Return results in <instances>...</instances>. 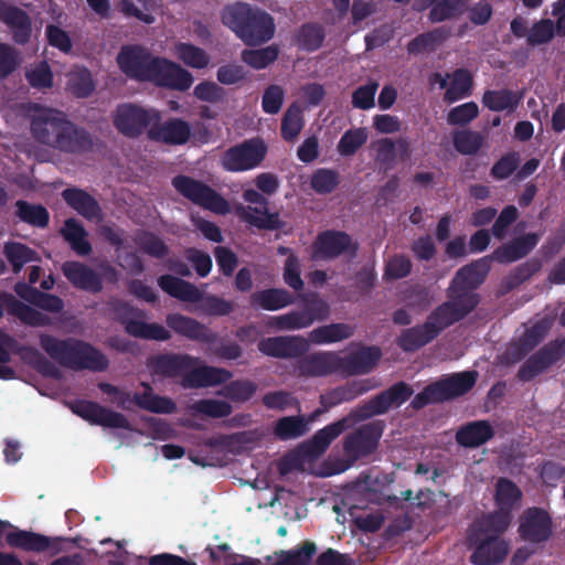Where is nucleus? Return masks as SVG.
Returning a JSON list of instances; mask_svg holds the SVG:
<instances>
[{
  "label": "nucleus",
  "instance_id": "obj_34",
  "mask_svg": "<svg viewBox=\"0 0 565 565\" xmlns=\"http://www.w3.org/2000/svg\"><path fill=\"white\" fill-rule=\"evenodd\" d=\"M62 198L70 207L86 220H100L103 216L98 201L85 190L67 188L62 192Z\"/></svg>",
  "mask_w": 565,
  "mask_h": 565
},
{
  "label": "nucleus",
  "instance_id": "obj_50",
  "mask_svg": "<svg viewBox=\"0 0 565 565\" xmlns=\"http://www.w3.org/2000/svg\"><path fill=\"white\" fill-rule=\"evenodd\" d=\"M317 546L311 541H306L300 547L290 551H281L278 558L271 565H309Z\"/></svg>",
  "mask_w": 565,
  "mask_h": 565
},
{
  "label": "nucleus",
  "instance_id": "obj_1",
  "mask_svg": "<svg viewBox=\"0 0 565 565\" xmlns=\"http://www.w3.org/2000/svg\"><path fill=\"white\" fill-rule=\"evenodd\" d=\"M116 62L119 70L130 79L151 82L160 87L184 92L193 84L192 74L179 64L151 52L138 44L121 46Z\"/></svg>",
  "mask_w": 565,
  "mask_h": 565
},
{
  "label": "nucleus",
  "instance_id": "obj_20",
  "mask_svg": "<svg viewBox=\"0 0 565 565\" xmlns=\"http://www.w3.org/2000/svg\"><path fill=\"white\" fill-rule=\"evenodd\" d=\"M551 515L542 508L526 509L520 520V536L530 543H543L552 535Z\"/></svg>",
  "mask_w": 565,
  "mask_h": 565
},
{
  "label": "nucleus",
  "instance_id": "obj_57",
  "mask_svg": "<svg viewBox=\"0 0 565 565\" xmlns=\"http://www.w3.org/2000/svg\"><path fill=\"white\" fill-rule=\"evenodd\" d=\"M279 49L277 45H269L258 50H244L242 60L255 70H262L275 62L278 57Z\"/></svg>",
  "mask_w": 565,
  "mask_h": 565
},
{
  "label": "nucleus",
  "instance_id": "obj_10",
  "mask_svg": "<svg viewBox=\"0 0 565 565\" xmlns=\"http://www.w3.org/2000/svg\"><path fill=\"white\" fill-rule=\"evenodd\" d=\"M160 120L161 114L158 109L145 108L134 103L119 104L113 118L116 129L128 138L140 137L154 121Z\"/></svg>",
  "mask_w": 565,
  "mask_h": 565
},
{
  "label": "nucleus",
  "instance_id": "obj_28",
  "mask_svg": "<svg viewBox=\"0 0 565 565\" xmlns=\"http://www.w3.org/2000/svg\"><path fill=\"white\" fill-rule=\"evenodd\" d=\"M95 145V138L86 128L68 120L56 150L67 154L81 156L92 152Z\"/></svg>",
  "mask_w": 565,
  "mask_h": 565
},
{
  "label": "nucleus",
  "instance_id": "obj_63",
  "mask_svg": "<svg viewBox=\"0 0 565 565\" xmlns=\"http://www.w3.org/2000/svg\"><path fill=\"white\" fill-rule=\"evenodd\" d=\"M192 409L196 413L206 415L212 418H223L232 414L230 403L220 399H200L192 405Z\"/></svg>",
  "mask_w": 565,
  "mask_h": 565
},
{
  "label": "nucleus",
  "instance_id": "obj_58",
  "mask_svg": "<svg viewBox=\"0 0 565 565\" xmlns=\"http://www.w3.org/2000/svg\"><path fill=\"white\" fill-rule=\"evenodd\" d=\"M366 140L367 132L364 128H352L341 136L337 150L342 157H351L358 152Z\"/></svg>",
  "mask_w": 565,
  "mask_h": 565
},
{
  "label": "nucleus",
  "instance_id": "obj_5",
  "mask_svg": "<svg viewBox=\"0 0 565 565\" xmlns=\"http://www.w3.org/2000/svg\"><path fill=\"white\" fill-rule=\"evenodd\" d=\"M159 287L169 296L185 302H202L201 308L207 316H228L234 310L232 301L215 295L204 296L194 284L172 275L158 278Z\"/></svg>",
  "mask_w": 565,
  "mask_h": 565
},
{
  "label": "nucleus",
  "instance_id": "obj_62",
  "mask_svg": "<svg viewBox=\"0 0 565 565\" xmlns=\"http://www.w3.org/2000/svg\"><path fill=\"white\" fill-rule=\"evenodd\" d=\"M310 184L318 194H329L339 185V173L331 169H318L312 174Z\"/></svg>",
  "mask_w": 565,
  "mask_h": 565
},
{
  "label": "nucleus",
  "instance_id": "obj_46",
  "mask_svg": "<svg viewBox=\"0 0 565 565\" xmlns=\"http://www.w3.org/2000/svg\"><path fill=\"white\" fill-rule=\"evenodd\" d=\"M428 19L433 23H439L463 14L468 10L467 0H438L430 3Z\"/></svg>",
  "mask_w": 565,
  "mask_h": 565
},
{
  "label": "nucleus",
  "instance_id": "obj_35",
  "mask_svg": "<svg viewBox=\"0 0 565 565\" xmlns=\"http://www.w3.org/2000/svg\"><path fill=\"white\" fill-rule=\"evenodd\" d=\"M249 301L253 308L277 311L295 303V297L284 288H267L253 292Z\"/></svg>",
  "mask_w": 565,
  "mask_h": 565
},
{
  "label": "nucleus",
  "instance_id": "obj_4",
  "mask_svg": "<svg viewBox=\"0 0 565 565\" xmlns=\"http://www.w3.org/2000/svg\"><path fill=\"white\" fill-rule=\"evenodd\" d=\"M222 21L247 45L266 43L275 34L273 17L247 3L227 6L223 10Z\"/></svg>",
  "mask_w": 565,
  "mask_h": 565
},
{
  "label": "nucleus",
  "instance_id": "obj_13",
  "mask_svg": "<svg viewBox=\"0 0 565 565\" xmlns=\"http://www.w3.org/2000/svg\"><path fill=\"white\" fill-rule=\"evenodd\" d=\"M564 356L565 338L550 341L525 360L520 366L516 377L522 382H530Z\"/></svg>",
  "mask_w": 565,
  "mask_h": 565
},
{
  "label": "nucleus",
  "instance_id": "obj_31",
  "mask_svg": "<svg viewBox=\"0 0 565 565\" xmlns=\"http://www.w3.org/2000/svg\"><path fill=\"white\" fill-rule=\"evenodd\" d=\"M494 435L490 422L480 419L461 425L456 431L455 439L463 448L476 449L491 440Z\"/></svg>",
  "mask_w": 565,
  "mask_h": 565
},
{
  "label": "nucleus",
  "instance_id": "obj_49",
  "mask_svg": "<svg viewBox=\"0 0 565 565\" xmlns=\"http://www.w3.org/2000/svg\"><path fill=\"white\" fill-rule=\"evenodd\" d=\"M520 103V97L510 89L491 90L483 93L482 104L493 111L513 110Z\"/></svg>",
  "mask_w": 565,
  "mask_h": 565
},
{
  "label": "nucleus",
  "instance_id": "obj_37",
  "mask_svg": "<svg viewBox=\"0 0 565 565\" xmlns=\"http://www.w3.org/2000/svg\"><path fill=\"white\" fill-rule=\"evenodd\" d=\"M511 523V513L498 509L475 521L468 531L487 536L501 537Z\"/></svg>",
  "mask_w": 565,
  "mask_h": 565
},
{
  "label": "nucleus",
  "instance_id": "obj_52",
  "mask_svg": "<svg viewBox=\"0 0 565 565\" xmlns=\"http://www.w3.org/2000/svg\"><path fill=\"white\" fill-rule=\"evenodd\" d=\"M135 243L145 254L154 258H164L169 254V247L152 232L142 231L135 237Z\"/></svg>",
  "mask_w": 565,
  "mask_h": 565
},
{
  "label": "nucleus",
  "instance_id": "obj_54",
  "mask_svg": "<svg viewBox=\"0 0 565 565\" xmlns=\"http://www.w3.org/2000/svg\"><path fill=\"white\" fill-rule=\"evenodd\" d=\"M472 77L465 68H458L454 72L452 83L446 90L444 99L447 103H455L471 92Z\"/></svg>",
  "mask_w": 565,
  "mask_h": 565
},
{
  "label": "nucleus",
  "instance_id": "obj_16",
  "mask_svg": "<svg viewBox=\"0 0 565 565\" xmlns=\"http://www.w3.org/2000/svg\"><path fill=\"white\" fill-rule=\"evenodd\" d=\"M243 199L248 203L258 205L255 207L248 206L249 211H244L241 214L244 222L265 231H278L286 226L287 223L280 218L278 212H269L268 200L258 191L254 189L245 190Z\"/></svg>",
  "mask_w": 565,
  "mask_h": 565
},
{
  "label": "nucleus",
  "instance_id": "obj_2",
  "mask_svg": "<svg viewBox=\"0 0 565 565\" xmlns=\"http://www.w3.org/2000/svg\"><path fill=\"white\" fill-rule=\"evenodd\" d=\"M200 359L186 353H161L149 362L152 373L166 379L181 377L184 388L216 386L232 379L233 373L226 369L202 365Z\"/></svg>",
  "mask_w": 565,
  "mask_h": 565
},
{
  "label": "nucleus",
  "instance_id": "obj_23",
  "mask_svg": "<svg viewBox=\"0 0 565 565\" xmlns=\"http://www.w3.org/2000/svg\"><path fill=\"white\" fill-rule=\"evenodd\" d=\"M350 427V418L343 417L317 430L313 436L299 446V452L306 458L322 456L343 431Z\"/></svg>",
  "mask_w": 565,
  "mask_h": 565
},
{
  "label": "nucleus",
  "instance_id": "obj_33",
  "mask_svg": "<svg viewBox=\"0 0 565 565\" xmlns=\"http://www.w3.org/2000/svg\"><path fill=\"white\" fill-rule=\"evenodd\" d=\"M491 269V257L484 256L459 268L450 281L477 291Z\"/></svg>",
  "mask_w": 565,
  "mask_h": 565
},
{
  "label": "nucleus",
  "instance_id": "obj_3",
  "mask_svg": "<svg viewBox=\"0 0 565 565\" xmlns=\"http://www.w3.org/2000/svg\"><path fill=\"white\" fill-rule=\"evenodd\" d=\"M40 347L60 365L74 371L103 372L109 365L107 356L102 351L75 338L60 340L51 334H41Z\"/></svg>",
  "mask_w": 565,
  "mask_h": 565
},
{
  "label": "nucleus",
  "instance_id": "obj_44",
  "mask_svg": "<svg viewBox=\"0 0 565 565\" xmlns=\"http://www.w3.org/2000/svg\"><path fill=\"white\" fill-rule=\"evenodd\" d=\"M14 206L15 215L21 222L38 228H45L49 225L50 213L42 204H34L24 200H18Z\"/></svg>",
  "mask_w": 565,
  "mask_h": 565
},
{
  "label": "nucleus",
  "instance_id": "obj_56",
  "mask_svg": "<svg viewBox=\"0 0 565 565\" xmlns=\"http://www.w3.org/2000/svg\"><path fill=\"white\" fill-rule=\"evenodd\" d=\"M312 324V318L302 310H294L271 318L270 326L278 330H300Z\"/></svg>",
  "mask_w": 565,
  "mask_h": 565
},
{
  "label": "nucleus",
  "instance_id": "obj_22",
  "mask_svg": "<svg viewBox=\"0 0 565 565\" xmlns=\"http://www.w3.org/2000/svg\"><path fill=\"white\" fill-rule=\"evenodd\" d=\"M296 371L305 377H322L341 372L340 355L337 352H315L297 360Z\"/></svg>",
  "mask_w": 565,
  "mask_h": 565
},
{
  "label": "nucleus",
  "instance_id": "obj_26",
  "mask_svg": "<svg viewBox=\"0 0 565 565\" xmlns=\"http://www.w3.org/2000/svg\"><path fill=\"white\" fill-rule=\"evenodd\" d=\"M0 21L11 30L14 43L24 45L30 41L32 21L24 10L0 0Z\"/></svg>",
  "mask_w": 565,
  "mask_h": 565
},
{
  "label": "nucleus",
  "instance_id": "obj_59",
  "mask_svg": "<svg viewBox=\"0 0 565 565\" xmlns=\"http://www.w3.org/2000/svg\"><path fill=\"white\" fill-rule=\"evenodd\" d=\"M484 138L478 131L460 130L454 135V147L461 154H476L483 146Z\"/></svg>",
  "mask_w": 565,
  "mask_h": 565
},
{
  "label": "nucleus",
  "instance_id": "obj_24",
  "mask_svg": "<svg viewBox=\"0 0 565 565\" xmlns=\"http://www.w3.org/2000/svg\"><path fill=\"white\" fill-rule=\"evenodd\" d=\"M192 135L191 125L182 118H169L163 122L154 121L148 130V138L168 146H183Z\"/></svg>",
  "mask_w": 565,
  "mask_h": 565
},
{
  "label": "nucleus",
  "instance_id": "obj_43",
  "mask_svg": "<svg viewBox=\"0 0 565 565\" xmlns=\"http://www.w3.org/2000/svg\"><path fill=\"white\" fill-rule=\"evenodd\" d=\"M3 255L14 274H19L26 264L40 260L36 250L20 242L10 241L4 243Z\"/></svg>",
  "mask_w": 565,
  "mask_h": 565
},
{
  "label": "nucleus",
  "instance_id": "obj_21",
  "mask_svg": "<svg viewBox=\"0 0 565 565\" xmlns=\"http://www.w3.org/2000/svg\"><path fill=\"white\" fill-rule=\"evenodd\" d=\"M258 350L271 358L298 359L309 350V342L301 335L269 337L258 342Z\"/></svg>",
  "mask_w": 565,
  "mask_h": 565
},
{
  "label": "nucleus",
  "instance_id": "obj_53",
  "mask_svg": "<svg viewBox=\"0 0 565 565\" xmlns=\"http://www.w3.org/2000/svg\"><path fill=\"white\" fill-rule=\"evenodd\" d=\"M177 56L188 66L192 68H204L210 63L207 53L191 43L180 42L175 45Z\"/></svg>",
  "mask_w": 565,
  "mask_h": 565
},
{
  "label": "nucleus",
  "instance_id": "obj_7",
  "mask_svg": "<svg viewBox=\"0 0 565 565\" xmlns=\"http://www.w3.org/2000/svg\"><path fill=\"white\" fill-rule=\"evenodd\" d=\"M447 300L434 309L436 316L446 324L447 328L462 321L472 313L481 301L477 291L460 286L452 281L446 289Z\"/></svg>",
  "mask_w": 565,
  "mask_h": 565
},
{
  "label": "nucleus",
  "instance_id": "obj_40",
  "mask_svg": "<svg viewBox=\"0 0 565 565\" xmlns=\"http://www.w3.org/2000/svg\"><path fill=\"white\" fill-rule=\"evenodd\" d=\"M450 36V29L439 26L431 31L420 33L411 40L407 44V52L413 55L423 52L435 51L438 45L444 43Z\"/></svg>",
  "mask_w": 565,
  "mask_h": 565
},
{
  "label": "nucleus",
  "instance_id": "obj_25",
  "mask_svg": "<svg viewBox=\"0 0 565 565\" xmlns=\"http://www.w3.org/2000/svg\"><path fill=\"white\" fill-rule=\"evenodd\" d=\"M61 270L76 289L98 294L104 288L99 273L82 262L67 260L62 264Z\"/></svg>",
  "mask_w": 565,
  "mask_h": 565
},
{
  "label": "nucleus",
  "instance_id": "obj_39",
  "mask_svg": "<svg viewBox=\"0 0 565 565\" xmlns=\"http://www.w3.org/2000/svg\"><path fill=\"white\" fill-rule=\"evenodd\" d=\"M61 235L77 255L86 256L90 254L92 245L87 241V232L77 220H65L64 225L61 228Z\"/></svg>",
  "mask_w": 565,
  "mask_h": 565
},
{
  "label": "nucleus",
  "instance_id": "obj_55",
  "mask_svg": "<svg viewBox=\"0 0 565 565\" xmlns=\"http://www.w3.org/2000/svg\"><path fill=\"white\" fill-rule=\"evenodd\" d=\"M542 268V262L537 258H531L513 268L507 276L504 284L508 290H512L523 282L527 281Z\"/></svg>",
  "mask_w": 565,
  "mask_h": 565
},
{
  "label": "nucleus",
  "instance_id": "obj_32",
  "mask_svg": "<svg viewBox=\"0 0 565 565\" xmlns=\"http://www.w3.org/2000/svg\"><path fill=\"white\" fill-rule=\"evenodd\" d=\"M477 372L454 373L435 383L440 401L446 402L468 393L476 384Z\"/></svg>",
  "mask_w": 565,
  "mask_h": 565
},
{
  "label": "nucleus",
  "instance_id": "obj_8",
  "mask_svg": "<svg viewBox=\"0 0 565 565\" xmlns=\"http://www.w3.org/2000/svg\"><path fill=\"white\" fill-rule=\"evenodd\" d=\"M268 152L266 142L259 138L245 139L227 148L220 158L223 170L227 172H245L258 168Z\"/></svg>",
  "mask_w": 565,
  "mask_h": 565
},
{
  "label": "nucleus",
  "instance_id": "obj_48",
  "mask_svg": "<svg viewBox=\"0 0 565 565\" xmlns=\"http://www.w3.org/2000/svg\"><path fill=\"white\" fill-rule=\"evenodd\" d=\"M308 431L307 422L302 416H286L277 420L274 434L280 440L296 439Z\"/></svg>",
  "mask_w": 565,
  "mask_h": 565
},
{
  "label": "nucleus",
  "instance_id": "obj_41",
  "mask_svg": "<svg viewBox=\"0 0 565 565\" xmlns=\"http://www.w3.org/2000/svg\"><path fill=\"white\" fill-rule=\"evenodd\" d=\"M354 334V327L339 322L318 327L310 331L309 339L315 344L335 343L351 338Z\"/></svg>",
  "mask_w": 565,
  "mask_h": 565
},
{
  "label": "nucleus",
  "instance_id": "obj_17",
  "mask_svg": "<svg viewBox=\"0 0 565 565\" xmlns=\"http://www.w3.org/2000/svg\"><path fill=\"white\" fill-rule=\"evenodd\" d=\"M467 542L470 547H473L470 555V563L473 565H497L508 555L509 546L501 537L468 531Z\"/></svg>",
  "mask_w": 565,
  "mask_h": 565
},
{
  "label": "nucleus",
  "instance_id": "obj_64",
  "mask_svg": "<svg viewBox=\"0 0 565 565\" xmlns=\"http://www.w3.org/2000/svg\"><path fill=\"white\" fill-rule=\"evenodd\" d=\"M520 161L518 152H508L492 166L490 174L495 180H505L516 171Z\"/></svg>",
  "mask_w": 565,
  "mask_h": 565
},
{
  "label": "nucleus",
  "instance_id": "obj_18",
  "mask_svg": "<svg viewBox=\"0 0 565 565\" xmlns=\"http://www.w3.org/2000/svg\"><path fill=\"white\" fill-rule=\"evenodd\" d=\"M446 329V324L433 310L424 323L403 330L397 339V345L404 352H415L433 342Z\"/></svg>",
  "mask_w": 565,
  "mask_h": 565
},
{
  "label": "nucleus",
  "instance_id": "obj_27",
  "mask_svg": "<svg viewBox=\"0 0 565 565\" xmlns=\"http://www.w3.org/2000/svg\"><path fill=\"white\" fill-rule=\"evenodd\" d=\"M381 358L382 351L379 347H362L345 356H340L341 373L349 376L369 374Z\"/></svg>",
  "mask_w": 565,
  "mask_h": 565
},
{
  "label": "nucleus",
  "instance_id": "obj_6",
  "mask_svg": "<svg viewBox=\"0 0 565 565\" xmlns=\"http://www.w3.org/2000/svg\"><path fill=\"white\" fill-rule=\"evenodd\" d=\"M141 385L145 387V392L135 393L132 396L106 382H100L98 388L104 394L114 396V402L122 409H130L129 404L134 403L141 409L154 414H173L177 411V404L170 397L154 394L149 383L143 382Z\"/></svg>",
  "mask_w": 565,
  "mask_h": 565
},
{
  "label": "nucleus",
  "instance_id": "obj_11",
  "mask_svg": "<svg viewBox=\"0 0 565 565\" xmlns=\"http://www.w3.org/2000/svg\"><path fill=\"white\" fill-rule=\"evenodd\" d=\"M68 120L61 110L39 108L31 118V135L39 143L56 150Z\"/></svg>",
  "mask_w": 565,
  "mask_h": 565
},
{
  "label": "nucleus",
  "instance_id": "obj_29",
  "mask_svg": "<svg viewBox=\"0 0 565 565\" xmlns=\"http://www.w3.org/2000/svg\"><path fill=\"white\" fill-rule=\"evenodd\" d=\"M166 322L167 326L177 334L189 340L212 343L216 339V334L213 333L205 324L199 322L194 318L183 316L181 313L168 315Z\"/></svg>",
  "mask_w": 565,
  "mask_h": 565
},
{
  "label": "nucleus",
  "instance_id": "obj_47",
  "mask_svg": "<svg viewBox=\"0 0 565 565\" xmlns=\"http://www.w3.org/2000/svg\"><path fill=\"white\" fill-rule=\"evenodd\" d=\"M521 498L522 492L512 480L508 478L498 479L494 500L499 509L511 513L512 509L518 502H520Z\"/></svg>",
  "mask_w": 565,
  "mask_h": 565
},
{
  "label": "nucleus",
  "instance_id": "obj_9",
  "mask_svg": "<svg viewBox=\"0 0 565 565\" xmlns=\"http://www.w3.org/2000/svg\"><path fill=\"white\" fill-rule=\"evenodd\" d=\"M172 185L178 193L198 206L222 215L230 211L228 202L203 181L179 174L172 179Z\"/></svg>",
  "mask_w": 565,
  "mask_h": 565
},
{
  "label": "nucleus",
  "instance_id": "obj_51",
  "mask_svg": "<svg viewBox=\"0 0 565 565\" xmlns=\"http://www.w3.org/2000/svg\"><path fill=\"white\" fill-rule=\"evenodd\" d=\"M305 125L302 109L296 103L291 104L281 119V137L286 141H294Z\"/></svg>",
  "mask_w": 565,
  "mask_h": 565
},
{
  "label": "nucleus",
  "instance_id": "obj_15",
  "mask_svg": "<svg viewBox=\"0 0 565 565\" xmlns=\"http://www.w3.org/2000/svg\"><path fill=\"white\" fill-rule=\"evenodd\" d=\"M359 244L347 232L326 230L318 234L312 244L315 259L331 260L343 254L355 256Z\"/></svg>",
  "mask_w": 565,
  "mask_h": 565
},
{
  "label": "nucleus",
  "instance_id": "obj_42",
  "mask_svg": "<svg viewBox=\"0 0 565 565\" xmlns=\"http://www.w3.org/2000/svg\"><path fill=\"white\" fill-rule=\"evenodd\" d=\"M125 331L135 338L156 341H168L171 339V333L163 326L152 322L147 323L141 320L129 319L124 320Z\"/></svg>",
  "mask_w": 565,
  "mask_h": 565
},
{
  "label": "nucleus",
  "instance_id": "obj_38",
  "mask_svg": "<svg viewBox=\"0 0 565 565\" xmlns=\"http://www.w3.org/2000/svg\"><path fill=\"white\" fill-rule=\"evenodd\" d=\"M0 299L6 303L10 315L19 318L23 323L32 327H43L49 324L47 316L41 313L36 309L18 300L13 295L7 291H0Z\"/></svg>",
  "mask_w": 565,
  "mask_h": 565
},
{
  "label": "nucleus",
  "instance_id": "obj_12",
  "mask_svg": "<svg viewBox=\"0 0 565 565\" xmlns=\"http://www.w3.org/2000/svg\"><path fill=\"white\" fill-rule=\"evenodd\" d=\"M384 427L383 420H373L348 434L343 440L345 456L356 461L372 455L379 447Z\"/></svg>",
  "mask_w": 565,
  "mask_h": 565
},
{
  "label": "nucleus",
  "instance_id": "obj_36",
  "mask_svg": "<svg viewBox=\"0 0 565 565\" xmlns=\"http://www.w3.org/2000/svg\"><path fill=\"white\" fill-rule=\"evenodd\" d=\"M367 381H353L337 386L320 396V404L324 409H330L339 404L351 402L369 392Z\"/></svg>",
  "mask_w": 565,
  "mask_h": 565
},
{
  "label": "nucleus",
  "instance_id": "obj_14",
  "mask_svg": "<svg viewBox=\"0 0 565 565\" xmlns=\"http://www.w3.org/2000/svg\"><path fill=\"white\" fill-rule=\"evenodd\" d=\"M414 394L411 384L399 381L388 388L380 392L360 407L362 418H371L386 414L391 408H398L406 403Z\"/></svg>",
  "mask_w": 565,
  "mask_h": 565
},
{
  "label": "nucleus",
  "instance_id": "obj_61",
  "mask_svg": "<svg viewBox=\"0 0 565 565\" xmlns=\"http://www.w3.org/2000/svg\"><path fill=\"white\" fill-rule=\"evenodd\" d=\"M554 36L555 23L550 19H541L531 26L526 42L530 46H537L551 42Z\"/></svg>",
  "mask_w": 565,
  "mask_h": 565
},
{
  "label": "nucleus",
  "instance_id": "obj_30",
  "mask_svg": "<svg viewBox=\"0 0 565 565\" xmlns=\"http://www.w3.org/2000/svg\"><path fill=\"white\" fill-rule=\"evenodd\" d=\"M537 243L539 236L534 233H527L497 247L488 257H491V262L511 264L527 256Z\"/></svg>",
  "mask_w": 565,
  "mask_h": 565
},
{
  "label": "nucleus",
  "instance_id": "obj_45",
  "mask_svg": "<svg viewBox=\"0 0 565 565\" xmlns=\"http://www.w3.org/2000/svg\"><path fill=\"white\" fill-rule=\"evenodd\" d=\"M324 38V29L312 22L302 24L295 35L297 46L307 52L317 51L322 45Z\"/></svg>",
  "mask_w": 565,
  "mask_h": 565
},
{
  "label": "nucleus",
  "instance_id": "obj_60",
  "mask_svg": "<svg viewBox=\"0 0 565 565\" xmlns=\"http://www.w3.org/2000/svg\"><path fill=\"white\" fill-rule=\"evenodd\" d=\"M23 360L33 365L45 376L58 379L61 376L58 369L49 361L36 348L23 347L21 349Z\"/></svg>",
  "mask_w": 565,
  "mask_h": 565
},
{
  "label": "nucleus",
  "instance_id": "obj_19",
  "mask_svg": "<svg viewBox=\"0 0 565 565\" xmlns=\"http://www.w3.org/2000/svg\"><path fill=\"white\" fill-rule=\"evenodd\" d=\"M71 409L92 425L125 430L131 429L130 423L124 414L106 408L96 402L77 399L71 405Z\"/></svg>",
  "mask_w": 565,
  "mask_h": 565
}]
</instances>
